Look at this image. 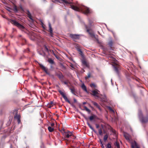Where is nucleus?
Masks as SVG:
<instances>
[{"instance_id": "nucleus-50", "label": "nucleus", "mask_w": 148, "mask_h": 148, "mask_svg": "<svg viewBox=\"0 0 148 148\" xmlns=\"http://www.w3.org/2000/svg\"><path fill=\"white\" fill-rule=\"evenodd\" d=\"M100 143H101V145L103 144V143H102V140L101 139H100Z\"/></svg>"}, {"instance_id": "nucleus-8", "label": "nucleus", "mask_w": 148, "mask_h": 148, "mask_svg": "<svg viewBox=\"0 0 148 148\" xmlns=\"http://www.w3.org/2000/svg\"><path fill=\"white\" fill-rule=\"evenodd\" d=\"M92 94L94 96L98 97V95H99V91L97 89H95L92 91Z\"/></svg>"}, {"instance_id": "nucleus-38", "label": "nucleus", "mask_w": 148, "mask_h": 148, "mask_svg": "<svg viewBox=\"0 0 148 148\" xmlns=\"http://www.w3.org/2000/svg\"><path fill=\"white\" fill-rule=\"evenodd\" d=\"M70 64L69 65V66L73 69H75V68L74 67L73 64H72L71 63H70Z\"/></svg>"}, {"instance_id": "nucleus-52", "label": "nucleus", "mask_w": 148, "mask_h": 148, "mask_svg": "<svg viewBox=\"0 0 148 148\" xmlns=\"http://www.w3.org/2000/svg\"><path fill=\"white\" fill-rule=\"evenodd\" d=\"M38 53L40 55H42V53L41 52H40V51H38Z\"/></svg>"}, {"instance_id": "nucleus-40", "label": "nucleus", "mask_w": 148, "mask_h": 148, "mask_svg": "<svg viewBox=\"0 0 148 148\" xmlns=\"http://www.w3.org/2000/svg\"><path fill=\"white\" fill-rule=\"evenodd\" d=\"M45 51H47L48 52H49V49L47 47V46H45Z\"/></svg>"}, {"instance_id": "nucleus-46", "label": "nucleus", "mask_w": 148, "mask_h": 148, "mask_svg": "<svg viewBox=\"0 0 148 148\" xmlns=\"http://www.w3.org/2000/svg\"><path fill=\"white\" fill-rule=\"evenodd\" d=\"M96 126L97 128H98L99 127V125L97 124H96Z\"/></svg>"}, {"instance_id": "nucleus-23", "label": "nucleus", "mask_w": 148, "mask_h": 148, "mask_svg": "<svg viewBox=\"0 0 148 148\" xmlns=\"http://www.w3.org/2000/svg\"><path fill=\"white\" fill-rule=\"evenodd\" d=\"M113 44V42L112 40L109 41L108 43V45L110 47H112Z\"/></svg>"}, {"instance_id": "nucleus-24", "label": "nucleus", "mask_w": 148, "mask_h": 148, "mask_svg": "<svg viewBox=\"0 0 148 148\" xmlns=\"http://www.w3.org/2000/svg\"><path fill=\"white\" fill-rule=\"evenodd\" d=\"M13 9L14 11L15 12H17L19 10V9H18V8H17V6L16 5H14V6Z\"/></svg>"}, {"instance_id": "nucleus-19", "label": "nucleus", "mask_w": 148, "mask_h": 148, "mask_svg": "<svg viewBox=\"0 0 148 148\" xmlns=\"http://www.w3.org/2000/svg\"><path fill=\"white\" fill-rule=\"evenodd\" d=\"M48 62L50 64H55L54 61L51 58H49L48 60Z\"/></svg>"}, {"instance_id": "nucleus-33", "label": "nucleus", "mask_w": 148, "mask_h": 148, "mask_svg": "<svg viewBox=\"0 0 148 148\" xmlns=\"http://www.w3.org/2000/svg\"><path fill=\"white\" fill-rule=\"evenodd\" d=\"M90 86L92 88H95L96 87V86L94 83H92L90 84Z\"/></svg>"}, {"instance_id": "nucleus-26", "label": "nucleus", "mask_w": 148, "mask_h": 148, "mask_svg": "<svg viewBox=\"0 0 148 148\" xmlns=\"http://www.w3.org/2000/svg\"><path fill=\"white\" fill-rule=\"evenodd\" d=\"M48 129L50 132H52L54 130V129L50 126L48 127Z\"/></svg>"}, {"instance_id": "nucleus-58", "label": "nucleus", "mask_w": 148, "mask_h": 148, "mask_svg": "<svg viewBox=\"0 0 148 148\" xmlns=\"http://www.w3.org/2000/svg\"><path fill=\"white\" fill-rule=\"evenodd\" d=\"M21 1H23L24 0H20Z\"/></svg>"}, {"instance_id": "nucleus-12", "label": "nucleus", "mask_w": 148, "mask_h": 148, "mask_svg": "<svg viewBox=\"0 0 148 148\" xmlns=\"http://www.w3.org/2000/svg\"><path fill=\"white\" fill-rule=\"evenodd\" d=\"M26 13L28 17L31 20H32L31 14L28 10H26V11L25 12Z\"/></svg>"}, {"instance_id": "nucleus-48", "label": "nucleus", "mask_w": 148, "mask_h": 148, "mask_svg": "<svg viewBox=\"0 0 148 148\" xmlns=\"http://www.w3.org/2000/svg\"><path fill=\"white\" fill-rule=\"evenodd\" d=\"M101 146L102 148H105L104 147V146L103 144L101 145Z\"/></svg>"}, {"instance_id": "nucleus-29", "label": "nucleus", "mask_w": 148, "mask_h": 148, "mask_svg": "<svg viewBox=\"0 0 148 148\" xmlns=\"http://www.w3.org/2000/svg\"><path fill=\"white\" fill-rule=\"evenodd\" d=\"M14 118H16L17 120H18V119H20V116L19 115L16 114Z\"/></svg>"}, {"instance_id": "nucleus-56", "label": "nucleus", "mask_w": 148, "mask_h": 148, "mask_svg": "<svg viewBox=\"0 0 148 148\" xmlns=\"http://www.w3.org/2000/svg\"><path fill=\"white\" fill-rule=\"evenodd\" d=\"M86 103V102H83V104L84 105V104H85Z\"/></svg>"}, {"instance_id": "nucleus-39", "label": "nucleus", "mask_w": 148, "mask_h": 148, "mask_svg": "<svg viewBox=\"0 0 148 148\" xmlns=\"http://www.w3.org/2000/svg\"><path fill=\"white\" fill-rule=\"evenodd\" d=\"M94 118V117L93 116H90L89 118V119L90 121H91L92 120H93V119Z\"/></svg>"}, {"instance_id": "nucleus-42", "label": "nucleus", "mask_w": 148, "mask_h": 148, "mask_svg": "<svg viewBox=\"0 0 148 148\" xmlns=\"http://www.w3.org/2000/svg\"><path fill=\"white\" fill-rule=\"evenodd\" d=\"M50 51L51 52V51H52V52L53 53V55L56 58H57V57L56 56V54L54 53V51L53 50H52V51H51V50H50Z\"/></svg>"}, {"instance_id": "nucleus-30", "label": "nucleus", "mask_w": 148, "mask_h": 148, "mask_svg": "<svg viewBox=\"0 0 148 148\" xmlns=\"http://www.w3.org/2000/svg\"><path fill=\"white\" fill-rule=\"evenodd\" d=\"M84 108L85 110L89 113H90V110L88 109L86 106H85L84 107Z\"/></svg>"}, {"instance_id": "nucleus-51", "label": "nucleus", "mask_w": 148, "mask_h": 148, "mask_svg": "<svg viewBox=\"0 0 148 148\" xmlns=\"http://www.w3.org/2000/svg\"><path fill=\"white\" fill-rule=\"evenodd\" d=\"M109 109L110 110L112 111V112H114V111L112 110V109L110 108L109 107Z\"/></svg>"}, {"instance_id": "nucleus-43", "label": "nucleus", "mask_w": 148, "mask_h": 148, "mask_svg": "<svg viewBox=\"0 0 148 148\" xmlns=\"http://www.w3.org/2000/svg\"><path fill=\"white\" fill-rule=\"evenodd\" d=\"M50 51L51 52V51H52V52L53 53V55L56 58H57V57L56 56V54L54 53V51L53 50H52V51H51V50H50Z\"/></svg>"}, {"instance_id": "nucleus-10", "label": "nucleus", "mask_w": 148, "mask_h": 148, "mask_svg": "<svg viewBox=\"0 0 148 148\" xmlns=\"http://www.w3.org/2000/svg\"><path fill=\"white\" fill-rule=\"evenodd\" d=\"M87 32L89 33L92 38H96L95 36L93 31H90L89 29H87Z\"/></svg>"}, {"instance_id": "nucleus-22", "label": "nucleus", "mask_w": 148, "mask_h": 148, "mask_svg": "<svg viewBox=\"0 0 148 148\" xmlns=\"http://www.w3.org/2000/svg\"><path fill=\"white\" fill-rule=\"evenodd\" d=\"M77 50L79 52V54L82 56H83V52L81 50V49L79 48H77Z\"/></svg>"}, {"instance_id": "nucleus-5", "label": "nucleus", "mask_w": 148, "mask_h": 148, "mask_svg": "<svg viewBox=\"0 0 148 148\" xmlns=\"http://www.w3.org/2000/svg\"><path fill=\"white\" fill-rule=\"evenodd\" d=\"M80 35L76 34H70L69 35L70 37L71 38L74 40L78 39H79Z\"/></svg>"}, {"instance_id": "nucleus-36", "label": "nucleus", "mask_w": 148, "mask_h": 148, "mask_svg": "<svg viewBox=\"0 0 148 148\" xmlns=\"http://www.w3.org/2000/svg\"><path fill=\"white\" fill-rule=\"evenodd\" d=\"M62 82H63L66 85H67L69 83V82L68 80H67L66 81H63Z\"/></svg>"}, {"instance_id": "nucleus-32", "label": "nucleus", "mask_w": 148, "mask_h": 148, "mask_svg": "<svg viewBox=\"0 0 148 148\" xmlns=\"http://www.w3.org/2000/svg\"><path fill=\"white\" fill-rule=\"evenodd\" d=\"M99 133L100 135L101 136L102 135V130L101 128H100L98 130Z\"/></svg>"}, {"instance_id": "nucleus-11", "label": "nucleus", "mask_w": 148, "mask_h": 148, "mask_svg": "<svg viewBox=\"0 0 148 148\" xmlns=\"http://www.w3.org/2000/svg\"><path fill=\"white\" fill-rule=\"evenodd\" d=\"M68 1H66V0H59V1L60 3H64L66 4H71L72 3L71 1L73 0H68Z\"/></svg>"}, {"instance_id": "nucleus-6", "label": "nucleus", "mask_w": 148, "mask_h": 148, "mask_svg": "<svg viewBox=\"0 0 148 148\" xmlns=\"http://www.w3.org/2000/svg\"><path fill=\"white\" fill-rule=\"evenodd\" d=\"M64 136L66 138H69L71 136H74L72 132L69 131H66Z\"/></svg>"}, {"instance_id": "nucleus-37", "label": "nucleus", "mask_w": 148, "mask_h": 148, "mask_svg": "<svg viewBox=\"0 0 148 148\" xmlns=\"http://www.w3.org/2000/svg\"><path fill=\"white\" fill-rule=\"evenodd\" d=\"M115 145L117 147L119 148V145L118 143L116 142L115 143Z\"/></svg>"}, {"instance_id": "nucleus-55", "label": "nucleus", "mask_w": 148, "mask_h": 148, "mask_svg": "<svg viewBox=\"0 0 148 148\" xmlns=\"http://www.w3.org/2000/svg\"><path fill=\"white\" fill-rule=\"evenodd\" d=\"M110 58L111 59H113L114 58L112 56H111V57H110Z\"/></svg>"}, {"instance_id": "nucleus-17", "label": "nucleus", "mask_w": 148, "mask_h": 148, "mask_svg": "<svg viewBox=\"0 0 148 148\" xmlns=\"http://www.w3.org/2000/svg\"><path fill=\"white\" fill-rule=\"evenodd\" d=\"M119 67L118 66H114V71L118 75H119Z\"/></svg>"}, {"instance_id": "nucleus-15", "label": "nucleus", "mask_w": 148, "mask_h": 148, "mask_svg": "<svg viewBox=\"0 0 148 148\" xmlns=\"http://www.w3.org/2000/svg\"><path fill=\"white\" fill-rule=\"evenodd\" d=\"M92 103L97 108H98L100 110H101L100 106L97 103L93 101H92Z\"/></svg>"}, {"instance_id": "nucleus-31", "label": "nucleus", "mask_w": 148, "mask_h": 148, "mask_svg": "<svg viewBox=\"0 0 148 148\" xmlns=\"http://www.w3.org/2000/svg\"><path fill=\"white\" fill-rule=\"evenodd\" d=\"M106 147L107 148H111L112 147L111 143H108Z\"/></svg>"}, {"instance_id": "nucleus-47", "label": "nucleus", "mask_w": 148, "mask_h": 148, "mask_svg": "<svg viewBox=\"0 0 148 148\" xmlns=\"http://www.w3.org/2000/svg\"><path fill=\"white\" fill-rule=\"evenodd\" d=\"M69 59L70 60L72 61H73V62H74V61L73 60V59L71 58V57H70L69 58Z\"/></svg>"}, {"instance_id": "nucleus-1", "label": "nucleus", "mask_w": 148, "mask_h": 148, "mask_svg": "<svg viewBox=\"0 0 148 148\" xmlns=\"http://www.w3.org/2000/svg\"><path fill=\"white\" fill-rule=\"evenodd\" d=\"M72 9L78 12H81L85 14H86L90 13L89 8L85 6H80L78 7L73 5H71Z\"/></svg>"}, {"instance_id": "nucleus-45", "label": "nucleus", "mask_w": 148, "mask_h": 148, "mask_svg": "<svg viewBox=\"0 0 148 148\" xmlns=\"http://www.w3.org/2000/svg\"><path fill=\"white\" fill-rule=\"evenodd\" d=\"M17 121L18 123V124H19L21 122L20 119H19L17 120Z\"/></svg>"}, {"instance_id": "nucleus-34", "label": "nucleus", "mask_w": 148, "mask_h": 148, "mask_svg": "<svg viewBox=\"0 0 148 148\" xmlns=\"http://www.w3.org/2000/svg\"><path fill=\"white\" fill-rule=\"evenodd\" d=\"M125 137V139L127 140H130V136L129 135H124Z\"/></svg>"}, {"instance_id": "nucleus-44", "label": "nucleus", "mask_w": 148, "mask_h": 148, "mask_svg": "<svg viewBox=\"0 0 148 148\" xmlns=\"http://www.w3.org/2000/svg\"><path fill=\"white\" fill-rule=\"evenodd\" d=\"M82 115L87 120L88 118L86 117V116H85V115L83 114H82Z\"/></svg>"}, {"instance_id": "nucleus-13", "label": "nucleus", "mask_w": 148, "mask_h": 148, "mask_svg": "<svg viewBox=\"0 0 148 148\" xmlns=\"http://www.w3.org/2000/svg\"><path fill=\"white\" fill-rule=\"evenodd\" d=\"M56 75L60 80H61L63 79L64 76L61 72H60L59 73L57 74Z\"/></svg>"}, {"instance_id": "nucleus-9", "label": "nucleus", "mask_w": 148, "mask_h": 148, "mask_svg": "<svg viewBox=\"0 0 148 148\" xmlns=\"http://www.w3.org/2000/svg\"><path fill=\"white\" fill-rule=\"evenodd\" d=\"M131 147L132 148H140L138 144L135 141H133L131 142Z\"/></svg>"}, {"instance_id": "nucleus-20", "label": "nucleus", "mask_w": 148, "mask_h": 148, "mask_svg": "<svg viewBox=\"0 0 148 148\" xmlns=\"http://www.w3.org/2000/svg\"><path fill=\"white\" fill-rule=\"evenodd\" d=\"M82 63L84 65L86 66V67H88L89 66V64L85 60H83L82 61Z\"/></svg>"}, {"instance_id": "nucleus-60", "label": "nucleus", "mask_w": 148, "mask_h": 148, "mask_svg": "<svg viewBox=\"0 0 148 148\" xmlns=\"http://www.w3.org/2000/svg\"><path fill=\"white\" fill-rule=\"evenodd\" d=\"M98 33H99V32H98Z\"/></svg>"}, {"instance_id": "nucleus-53", "label": "nucleus", "mask_w": 148, "mask_h": 148, "mask_svg": "<svg viewBox=\"0 0 148 148\" xmlns=\"http://www.w3.org/2000/svg\"><path fill=\"white\" fill-rule=\"evenodd\" d=\"M74 102H76V101H77V100H76V99H74Z\"/></svg>"}, {"instance_id": "nucleus-54", "label": "nucleus", "mask_w": 148, "mask_h": 148, "mask_svg": "<svg viewBox=\"0 0 148 148\" xmlns=\"http://www.w3.org/2000/svg\"><path fill=\"white\" fill-rule=\"evenodd\" d=\"M104 101H106V98H104Z\"/></svg>"}, {"instance_id": "nucleus-2", "label": "nucleus", "mask_w": 148, "mask_h": 148, "mask_svg": "<svg viewBox=\"0 0 148 148\" xmlns=\"http://www.w3.org/2000/svg\"><path fill=\"white\" fill-rule=\"evenodd\" d=\"M138 115L140 122L144 123H145L148 122V115L144 116L142 111L140 109L138 111Z\"/></svg>"}, {"instance_id": "nucleus-59", "label": "nucleus", "mask_w": 148, "mask_h": 148, "mask_svg": "<svg viewBox=\"0 0 148 148\" xmlns=\"http://www.w3.org/2000/svg\"><path fill=\"white\" fill-rule=\"evenodd\" d=\"M24 40H25V42H26V40L24 39Z\"/></svg>"}, {"instance_id": "nucleus-35", "label": "nucleus", "mask_w": 148, "mask_h": 148, "mask_svg": "<svg viewBox=\"0 0 148 148\" xmlns=\"http://www.w3.org/2000/svg\"><path fill=\"white\" fill-rule=\"evenodd\" d=\"M18 9H19V10H21V11L23 12H24V10L22 8V6L21 5H20L19 7L18 8Z\"/></svg>"}, {"instance_id": "nucleus-28", "label": "nucleus", "mask_w": 148, "mask_h": 148, "mask_svg": "<svg viewBox=\"0 0 148 148\" xmlns=\"http://www.w3.org/2000/svg\"><path fill=\"white\" fill-rule=\"evenodd\" d=\"M108 138V136L107 134L105 135L103 137V140L104 142H106Z\"/></svg>"}, {"instance_id": "nucleus-3", "label": "nucleus", "mask_w": 148, "mask_h": 148, "mask_svg": "<svg viewBox=\"0 0 148 148\" xmlns=\"http://www.w3.org/2000/svg\"><path fill=\"white\" fill-rule=\"evenodd\" d=\"M8 21L12 24L16 26L22 30H23L25 28L24 27L15 20L10 19H9Z\"/></svg>"}, {"instance_id": "nucleus-18", "label": "nucleus", "mask_w": 148, "mask_h": 148, "mask_svg": "<svg viewBox=\"0 0 148 148\" xmlns=\"http://www.w3.org/2000/svg\"><path fill=\"white\" fill-rule=\"evenodd\" d=\"M70 89L71 90V92L74 95H75V93L76 92V90L73 87H72L70 88Z\"/></svg>"}, {"instance_id": "nucleus-41", "label": "nucleus", "mask_w": 148, "mask_h": 148, "mask_svg": "<svg viewBox=\"0 0 148 148\" xmlns=\"http://www.w3.org/2000/svg\"><path fill=\"white\" fill-rule=\"evenodd\" d=\"M50 51L51 52V51H52V52L53 53V55L56 58H57V57L56 56V54L54 53V51L53 50H52V51H51V50H50Z\"/></svg>"}, {"instance_id": "nucleus-21", "label": "nucleus", "mask_w": 148, "mask_h": 148, "mask_svg": "<svg viewBox=\"0 0 148 148\" xmlns=\"http://www.w3.org/2000/svg\"><path fill=\"white\" fill-rule=\"evenodd\" d=\"M87 124L90 128L95 133H96V132L95 130L92 127V126L90 125V124L88 122L87 123Z\"/></svg>"}, {"instance_id": "nucleus-27", "label": "nucleus", "mask_w": 148, "mask_h": 148, "mask_svg": "<svg viewBox=\"0 0 148 148\" xmlns=\"http://www.w3.org/2000/svg\"><path fill=\"white\" fill-rule=\"evenodd\" d=\"M62 133V134L64 136L65 134L66 131H65V130L64 128L62 129L61 130H59Z\"/></svg>"}, {"instance_id": "nucleus-49", "label": "nucleus", "mask_w": 148, "mask_h": 148, "mask_svg": "<svg viewBox=\"0 0 148 148\" xmlns=\"http://www.w3.org/2000/svg\"><path fill=\"white\" fill-rule=\"evenodd\" d=\"M51 125L52 127H53L54 126V124L53 123H51Z\"/></svg>"}, {"instance_id": "nucleus-14", "label": "nucleus", "mask_w": 148, "mask_h": 148, "mask_svg": "<svg viewBox=\"0 0 148 148\" xmlns=\"http://www.w3.org/2000/svg\"><path fill=\"white\" fill-rule=\"evenodd\" d=\"M49 32H50V35L51 36H52L53 34V29L51 27V24L50 23H49Z\"/></svg>"}, {"instance_id": "nucleus-16", "label": "nucleus", "mask_w": 148, "mask_h": 148, "mask_svg": "<svg viewBox=\"0 0 148 148\" xmlns=\"http://www.w3.org/2000/svg\"><path fill=\"white\" fill-rule=\"evenodd\" d=\"M81 88L83 90H84L86 92L88 93V92L86 89V87L84 83L82 84L81 86Z\"/></svg>"}, {"instance_id": "nucleus-57", "label": "nucleus", "mask_w": 148, "mask_h": 148, "mask_svg": "<svg viewBox=\"0 0 148 148\" xmlns=\"http://www.w3.org/2000/svg\"><path fill=\"white\" fill-rule=\"evenodd\" d=\"M51 104H53V103L52 102H51Z\"/></svg>"}, {"instance_id": "nucleus-7", "label": "nucleus", "mask_w": 148, "mask_h": 148, "mask_svg": "<svg viewBox=\"0 0 148 148\" xmlns=\"http://www.w3.org/2000/svg\"><path fill=\"white\" fill-rule=\"evenodd\" d=\"M38 64L42 70L44 71L46 74L48 75L49 74V73L48 72V69L46 67L40 63H38Z\"/></svg>"}, {"instance_id": "nucleus-4", "label": "nucleus", "mask_w": 148, "mask_h": 148, "mask_svg": "<svg viewBox=\"0 0 148 148\" xmlns=\"http://www.w3.org/2000/svg\"><path fill=\"white\" fill-rule=\"evenodd\" d=\"M58 92L60 93L62 95V97L69 104H71V102L68 99L67 97L65 95V94L64 93V92L60 90H58Z\"/></svg>"}, {"instance_id": "nucleus-25", "label": "nucleus", "mask_w": 148, "mask_h": 148, "mask_svg": "<svg viewBox=\"0 0 148 148\" xmlns=\"http://www.w3.org/2000/svg\"><path fill=\"white\" fill-rule=\"evenodd\" d=\"M91 77V73H88V75L86 76L85 78L86 80H87L88 78H90Z\"/></svg>"}]
</instances>
